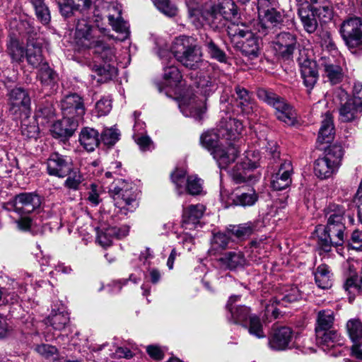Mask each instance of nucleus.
<instances>
[{
	"mask_svg": "<svg viewBox=\"0 0 362 362\" xmlns=\"http://www.w3.org/2000/svg\"><path fill=\"white\" fill-rule=\"evenodd\" d=\"M107 29L100 28L96 23L93 25L90 21L81 18L78 20L76 25L75 38L78 46L87 49H93L95 54L105 64H110L115 59V51L113 47L106 43L104 37L107 36ZM110 65L97 66L95 71L100 76L107 74Z\"/></svg>",
	"mask_w": 362,
	"mask_h": 362,
	"instance_id": "f257e3e1",
	"label": "nucleus"
},
{
	"mask_svg": "<svg viewBox=\"0 0 362 362\" xmlns=\"http://www.w3.org/2000/svg\"><path fill=\"white\" fill-rule=\"evenodd\" d=\"M172 56L185 67L196 70L203 63L201 47L192 36L180 35L176 37L171 47Z\"/></svg>",
	"mask_w": 362,
	"mask_h": 362,
	"instance_id": "f03ea898",
	"label": "nucleus"
},
{
	"mask_svg": "<svg viewBox=\"0 0 362 362\" xmlns=\"http://www.w3.org/2000/svg\"><path fill=\"white\" fill-rule=\"evenodd\" d=\"M344 155L342 146L339 144L329 146L325 154L314 163L315 175L320 179H327L335 173L341 165Z\"/></svg>",
	"mask_w": 362,
	"mask_h": 362,
	"instance_id": "7ed1b4c3",
	"label": "nucleus"
},
{
	"mask_svg": "<svg viewBox=\"0 0 362 362\" xmlns=\"http://www.w3.org/2000/svg\"><path fill=\"white\" fill-rule=\"evenodd\" d=\"M257 95L259 100L275 109V115L279 120L288 125L294 124L296 120L295 110L284 98L266 88H259Z\"/></svg>",
	"mask_w": 362,
	"mask_h": 362,
	"instance_id": "20e7f679",
	"label": "nucleus"
},
{
	"mask_svg": "<svg viewBox=\"0 0 362 362\" xmlns=\"http://www.w3.org/2000/svg\"><path fill=\"white\" fill-rule=\"evenodd\" d=\"M110 192L115 206L119 209V213L127 215L129 212H133L138 207L137 193L132 184L124 181L121 182L120 186L113 184Z\"/></svg>",
	"mask_w": 362,
	"mask_h": 362,
	"instance_id": "39448f33",
	"label": "nucleus"
},
{
	"mask_svg": "<svg viewBox=\"0 0 362 362\" xmlns=\"http://www.w3.org/2000/svg\"><path fill=\"white\" fill-rule=\"evenodd\" d=\"M240 296H232L229 298L226 308L230 313L231 320L235 323H243L250 320L249 332L257 338L264 337L262 325L260 320L257 316H250V310L245 305L234 307L233 305L240 299Z\"/></svg>",
	"mask_w": 362,
	"mask_h": 362,
	"instance_id": "423d86ee",
	"label": "nucleus"
},
{
	"mask_svg": "<svg viewBox=\"0 0 362 362\" xmlns=\"http://www.w3.org/2000/svg\"><path fill=\"white\" fill-rule=\"evenodd\" d=\"M42 204L40 195L35 192H22L4 204V209L13 211L19 216L30 215L37 211Z\"/></svg>",
	"mask_w": 362,
	"mask_h": 362,
	"instance_id": "0eeeda50",
	"label": "nucleus"
},
{
	"mask_svg": "<svg viewBox=\"0 0 362 362\" xmlns=\"http://www.w3.org/2000/svg\"><path fill=\"white\" fill-rule=\"evenodd\" d=\"M188 13L192 23L195 25L204 23L213 30L223 28L228 21L220 12L216 11L214 6L204 11L197 8H189Z\"/></svg>",
	"mask_w": 362,
	"mask_h": 362,
	"instance_id": "6e6552de",
	"label": "nucleus"
},
{
	"mask_svg": "<svg viewBox=\"0 0 362 362\" xmlns=\"http://www.w3.org/2000/svg\"><path fill=\"white\" fill-rule=\"evenodd\" d=\"M327 231L344 237L346 209L343 205L329 204L325 209Z\"/></svg>",
	"mask_w": 362,
	"mask_h": 362,
	"instance_id": "1a4fd4ad",
	"label": "nucleus"
},
{
	"mask_svg": "<svg viewBox=\"0 0 362 362\" xmlns=\"http://www.w3.org/2000/svg\"><path fill=\"white\" fill-rule=\"evenodd\" d=\"M298 43L297 35L293 32H281L273 40V48L275 55L284 60L293 57Z\"/></svg>",
	"mask_w": 362,
	"mask_h": 362,
	"instance_id": "9d476101",
	"label": "nucleus"
},
{
	"mask_svg": "<svg viewBox=\"0 0 362 362\" xmlns=\"http://www.w3.org/2000/svg\"><path fill=\"white\" fill-rule=\"evenodd\" d=\"M45 164L47 174L59 178L66 177L73 170L71 158L59 152L50 153Z\"/></svg>",
	"mask_w": 362,
	"mask_h": 362,
	"instance_id": "9b49d317",
	"label": "nucleus"
},
{
	"mask_svg": "<svg viewBox=\"0 0 362 362\" xmlns=\"http://www.w3.org/2000/svg\"><path fill=\"white\" fill-rule=\"evenodd\" d=\"M8 105L9 112L18 117L23 112H26L30 109V97L28 92L22 87H15L11 89L8 93Z\"/></svg>",
	"mask_w": 362,
	"mask_h": 362,
	"instance_id": "f8f14e48",
	"label": "nucleus"
},
{
	"mask_svg": "<svg viewBox=\"0 0 362 362\" xmlns=\"http://www.w3.org/2000/svg\"><path fill=\"white\" fill-rule=\"evenodd\" d=\"M163 64V83L171 88H176L181 82L182 76L174 65V58L168 49H160L158 52Z\"/></svg>",
	"mask_w": 362,
	"mask_h": 362,
	"instance_id": "ddd939ff",
	"label": "nucleus"
},
{
	"mask_svg": "<svg viewBox=\"0 0 362 362\" xmlns=\"http://www.w3.org/2000/svg\"><path fill=\"white\" fill-rule=\"evenodd\" d=\"M340 32L350 49L362 45V21L360 18L354 17L344 21Z\"/></svg>",
	"mask_w": 362,
	"mask_h": 362,
	"instance_id": "4468645a",
	"label": "nucleus"
},
{
	"mask_svg": "<svg viewBox=\"0 0 362 362\" xmlns=\"http://www.w3.org/2000/svg\"><path fill=\"white\" fill-rule=\"evenodd\" d=\"M338 97L340 100L339 118L344 122H349L355 120L362 112V101L356 99H350L347 93L341 90Z\"/></svg>",
	"mask_w": 362,
	"mask_h": 362,
	"instance_id": "2eb2a0df",
	"label": "nucleus"
},
{
	"mask_svg": "<svg viewBox=\"0 0 362 362\" xmlns=\"http://www.w3.org/2000/svg\"><path fill=\"white\" fill-rule=\"evenodd\" d=\"M324 76L332 84L339 83L344 78V72L339 62L334 55L324 54L318 61Z\"/></svg>",
	"mask_w": 362,
	"mask_h": 362,
	"instance_id": "dca6fc26",
	"label": "nucleus"
},
{
	"mask_svg": "<svg viewBox=\"0 0 362 362\" xmlns=\"http://www.w3.org/2000/svg\"><path fill=\"white\" fill-rule=\"evenodd\" d=\"M61 110L62 115L81 119L86 110L83 100L76 93H72L64 96L61 100Z\"/></svg>",
	"mask_w": 362,
	"mask_h": 362,
	"instance_id": "f3484780",
	"label": "nucleus"
},
{
	"mask_svg": "<svg viewBox=\"0 0 362 362\" xmlns=\"http://www.w3.org/2000/svg\"><path fill=\"white\" fill-rule=\"evenodd\" d=\"M60 14L64 18H69L74 16L76 12H79L83 16L88 13L92 8V0H54Z\"/></svg>",
	"mask_w": 362,
	"mask_h": 362,
	"instance_id": "a211bd4d",
	"label": "nucleus"
},
{
	"mask_svg": "<svg viewBox=\"0 0 362 362\" xmlns=\"http://www.w3.org/2000/svg\"><path fill=\"white\" fill-rule=\"evenodd\" d=\"M344 243V237L327 231L323 228L322 232L318 234L316 250L320 256L325 258L329 255L333 247L341 246Z\"/></svg>",
	"mask_w": 362,
	"mask_h": 362,
	"instance_id": "6ab92c4d",
	"label": "nucleus"
},
{
	"mask_svg": "<svg viewBox=\"0 0 362 362\" xmlns=\"http://www.w3.org/2000/svg\"><path fill=\"white\" fill-rule=\"evenodd\" d=\"M293 167L290 160H284L278 166V170L271 177V187L280 191L286 189L291 184Z\"/></svg>",
	"mask_w": 362,
	"mask_h": 362,
	"instance_id": "aec40b11",
	"label": "nucleus"
},
{
	"mask_svg": "<svg viewBox=\"0 0 362 362\" xmlns=\"http://www.w3.org/2000/svg\"><path fill=\"white\" fill-rule=\"evenodd\" d=\"M239 154L238 148L232 142L226 141V144L212 151L211 155L221 169H226L233 163Z\"/></svg>",
	"mask_w": 362,
	"mask_h": 362,
	"instance_id": "412c9836",
	"label": "nucleus"
},
{
	"mask_svg": "<svg viewBox=\"0 0 362 362\" xmlns=\"http://www.w3.org/2000/svg\"><path fill=\"white\" fill-rule=\"evenodd\" d=\"M277 0H258V6L264 8V18L273 27L281 28L284 25L285 15L284 11L278 10Z\"/></svg>",
	"mask_w": 362,
	"mask_h": 362,
	"instance_id": "4be33fe9",
	"label": "nucleus"
},
{
	"mask_svg": "<svg viewBox=\"0 0 362 362\" xmlns=\"http://www.w3.org/2000/svg\"><path fill=\"white\" fill-rule=\"evenodd\" d=\"M217 128L222 139L231 142L232 141H234L242 134L243 124L235 118L226 117L219 122Z\"/></svg>",
	"mask_w": 362,
	"mask_h": 362,
	"instance_id": "5701e85b",
	"label": "nucleus"
},
{
	"mask_svg": "<svg viewBox=\"0 0 362 362\" xmlns=\"http://www.w3.org/2000/svg\"><path fill=\"white\" fill-rule=\"evenodd\" d=\"M298 64L303 84L308 88V92L310 93L319 78L317 65L315 61L307 58H299Z\"/></svg>",
	"mask_w": 362,
	"mask_h": 362,
	"instance_id": "b1692460",
	"label": "nucleus"
},
{
	"mask_svg": "<svg viewBox=\"0 0 362 362\" xmlns=\"http://www.w3.org/2000/svg\"><path fill=\"white\" fill-rule=\"evenodd\" d=\"M292 329L288 327H281L274 332L269 344L272 349L284 351L292 347Z\"/></svg>",
	"mask_w": 362,
	"mask_h": 362,
	"instance_id": "393cba45",
	"label": "nucleus"
},
{
	"mask_svg": "<svg viewBox=\"0 0 362 362\" xmlns=\"http://www.w3.org/2000/svg\"><path fill=\"white\" fill-rule=\"evenodd\" d=\"M80 119L63 115L62 119L54 123L52 132L56 138L67 139L71 137L78 126Z\"/></svg>",
	"mask_w": 362,
	"mask_h": 362,
	"instance_id": "a878e982",
	"label": "nucleus"
},
{
	"mask_svg": "<svg viewBox=\"0 0 362 362\" xmlns=\"http://www.w3.org/2000/svg\"><path fill=\"white\" fill-rule=\"evenodd\" d=\"M298 15L304 30L310 34L314 33L318 27V23L316 14L308 1L299 5Z\"/></svg>",
	"mask_w": 362,
	"mask_h": 362,
	"instance_id": "bb28decb",
	"label": "nucleus"
},
{
	"mask_svg": "<svg viewBox=\"0 0 362 362\" xmlns=\"http://www.w3.org/2000/svg\"><path fill=\"white\" fill-rule=\"evenodd\" d=\"M25 57L28 64L33 68H39L44 63H47L42 55L41 42L33 37L28 40Z\"/></svg>",
	"mask_w": 362,
	"mask_h": 362,
	"instance_id": "cd10ccee",
	"label": "nucleus"
},
{
	"mask_svg": "<svg viewBox=\"0 0 362 362\" xmlns=\"http://www.w3.org/2000/svg\"><path fill=\"white\" fill-rule=\"evenodd\" d=\"M201 42L210 58L221 63L227 62V55L221 47L218 40L212 38L207 34L201 35Z\"/></svg>",
	"mask_w": 362,
	"mask_h": 362,
	"instance_id": "c85d7f7f",
	"label": "nucleus"
},
{
	"mask_svg": "<svg viewBox=\"0 0 362 362\" xmlns=\"http://www.w3.org/2000/svg\"><path fill=\"white\" fill-rule=\"evenodd\" d=\"M128 232L129 229L127 227L110 226L101 228L97 232V241L103 247H109L112 245L113 238H121L126 236Z\"/></svg>",
	"mask_w": 362,
	"mask_h": 362,
	"instance_id": "c756f323",
	"label": "nucleus"
},
{
	"mask_svg": "<svg viewBox=\"0 0 362 362\" xmlns=\"http://www.w3.org/2000/svg\"><path fill=\"white\" fill-rule=\"evenodd\" d=\"M250 156V154L248 153L247 158H249ZM248 160L247 163L243 162L237 163L231 170V177L236 183L245 182L251 180L252 175L250 173V170L257 168L259 165L257 160Z\"/></svg>",
	"mask_w": 362,
	"mask_h": 362,
	"instance_id": "7c9ffc66",
	"label": "nucleus"
},
{
	"mask_svg": "<svg viewBox=\"0 0 362 362\" xmlns=\"http://www.w3.org/2000/svg\"><path fill=\"white\" fill-rule=\"evenodd\" d=\"M259 196L254 188L248 186L240 187L233 198V202L236 206L243 207L252 206L258 201Z\"/></svg>",
	"mask_w": 362,
	"mask_h": 362,
	"instance_id": "2f4dec72",
	"label": "nucleus"
},
{
	"mask_svg": "<svg viewBox=\"0 0 362 362\" xmlns=\"http://www.w3.org/2000/svg\"><path fill=\"white\" fill-rule=\"evenodd\" d=\"M316 337L317 342L322 346L323 349L341 347L344 343V338L334 328L322 332L320 331V333L316 334Z\"/></svg>",
	"mask_w": 362,
	"mask_h": 362,
	"instance_id": "473e14b6",
	"label": "nucleus"
},
{
	"mask_svg": "<svg viewBox=\"0 0 362 362\" xmlns=\"http://www.w3.org/2000/svg\"><path fill=\"white\" fill-rule=\"evenodd\" d=\"M218 262L222 269L235 270L243 267L246 259L242 252L232 251L225 253L218 259Z\"/></svg>",
	"mask_w": 362,
	"mask_h": 362,
	"instance_id": "72a5a7b5",
	"label": "nucleus"
},
{
	"mask_svg": "<svg viewBox=\"0 0 362 362\" xmlns=\"http://www.w3.org/2000/svg\"><path fill=\"white\" fill-rule=\"evenodd\" d=\"M204 210L205 207L202 204H192L184 209L182 213V226L186 229H192L199 223Z\"/></svg>",
	"mask_w": 362,
	"mask_h": 362,
	"instance_id": "f704fd0d",
	"label": "nucleus"
},
{
	"mask_svg": "<svg viewBox=\"0 0 362 362\" xmlns=\"http://www.w3.org/2000/svg\"><path fill=\"white\" fill-rule=\"evenodd\" d=\"M235 92L238 100V105L241 108L242 112L246 115L253 113L256 110L255 101L252 99L251 93L245 88L240 86L235 87Z\"/></svg>",
	"mask_w": 362,
	"mask_h": 362,
	"instance_id": "c9c22d12",
	"label": "nucleus"
},
{
	"mask_svg": "<svg viewBox=\"0 0 362 362\" xmlns=\"http://www.w3.org/2000/svg\"><path fill=\"white\" fill-rule=\"evenodd\" d=\"M180 109L182 114L186 117H192L197 120H201L205 112L202 101H198L192 98L189 102L185 100L180 104Z\"/></svg>",
	"mask_w": 362,
	"mask_h": 362,
	"instance_id": "e433bc0d",
	"label": "nucleus"
},
{
	"mask_svg": "<svg viewBox=\"0 0 362 362\" xmlns=\"http://www.w3.org/2000/svg\"><path fill=\"white\" fill-rule=\"evenodd\" d=\"M79 141L87 151H93L100 144L99 133L93 128L85 127L81 132Z\"/></svg>",
	"mask_w": 362,
	"mask_h": 362,
	"instance_id": "4c0bfd02",
	"label": "nucleus"
},
{
	"mask_svg": "<svg viewBox=\"0 0 362 362\" xmlns=\"http://www.w3.org/2000/svg\"><path fill=\"white\" fill-rule=\"evenodd\" d=\"M242 41L240 51L243 54L251 59L257 57L260 51L261 40L251 32V36H246Z\"/></svg>",
	"mask_w": 362,
	"mask_h": 362,
	"instance_id": "58836bf2",
	"label": "nucleus"
},
{
	"mask_svg": "<svg viewBox=\"0 0 362 362\" xmlns=\"http://www.w3.org/2000/svg\"><path fill=\"white\" fill-rule=\"evenodd\" d=\"M334 313L332 310H322L317 313L315 325V334L329 331L334 327Z\"/></svg>",
	"mask_w": 362,
	"mask_h": 362,
	"instance_id": "ea45409f",
	"label": "nucleus"
},
{
	"mask_svg": "<svg viewBox=\"0 0 362 362\" xmlns=\"http://www.w3.org/2000/svg\"><path fill=\"white\" fill-rule=\"evenodd\" d=\"M334 136V127L333 117L329 112H327L323 117L322 124L319 130L317 140L321 143H329Z\"/></svg>",
	"mask_w": 362,
	"mask_h": 362,
	"instance_id": "a19ab883",
	"label": "nucleus"
},
{
	"mask_svg": "<svg viewBox=\"0 0 362 362\" xmlns=\"http://www.w3.org/2000/svg\"><path fill=\"white\" fill-rule=\"evenodd\" d=\"M317 286L322 289H328L332 286V273L328 265H319L314 273Z\"/></svg>",
	"mask_w": 362,
	"mask_h": 362,
	"instance_id": "79ce46f5",
	"label": "nucleus"
},
{
	"mask_svg": "<svg viewBox=\"0 0 362 362\" xmlns=\"http://www.w3.org/2000/svg\"><path fill=\"white\" fill-rule=\"evenodd\" d=\"M220 139H223L222 136L219 135L218 128L216 127V130L209 131L202 134L200 142L202 145L211 151V153L212 151L223 144Z\"/></svg>",
	"mask_w": 362,
	"mask_h": 362,
	"instance_id": "37998d69",
	"label": "nucleus"
},
{
	"mask_svg": "<svg viewBox=\"0 0 362 362\" xmlns=\"http://www.w3.org/2000/svg\"><path fill=\"white\" fill-rule=\"evenodd\" d=\"M216 11L220 12L228 21H232L238 14V8L233 0H218L214 5Z\"/></svg>",
	"mask_w": 362,
	"mask_h": 362,
	"instance_id": "c03bdc74",
	"label": "nucleus"
},
{
	"mask_svg": "<svg viewBox=\"0 0 362 362\" xmlns=\"http://www.w3.org/2000/svg\"><path fill=\"white\" fill-rule=\"evenodd\" d=\"M347 334L354 344L360 343L362 339V322L357 319H351L346 323Z\"/></svg>",
	"mask_w": 362,
	"mask_h": 362,
	"instance_id": "a18cd8bd",
	"label": "nucleus"
},
{
	"mask_svg": "<svg viewBox=\"0 0 362 362\" xmlns=\"http://www.w3.org/2000/svg\"><path fill=\"white\" fill-rule=\"evenodd\" d=\"M39 68L37 78L43 86H52L56 83L57 74L49 67L48 63H44Z\"/></svg>",
	"mask_w": 362,
	"mask_h": 362,
	"instance_id": "49530a36",
	"label": "nucleus"
},
{
	"mask_svg": "<svg viewBox=\"0 0 362 362\" xmlns=\"http://www.w3.org/2000/svg\"><path fill=\"white\" fill-rule=\"evenodd\" d=\"M69 322V316L66 312H59L52 314L47 318V324L50 325L56 330H62Z\"/></svg>",
	"mask_w": 362,
	"mask_h": 362,
	"instance_id": "de8ad7c7",
	"label": "nucleus"
},
{
	"mask_svg": "<svg viewBox=\"0 0 362 362\" xmlns=\"http://www.w3.org/2000/svg\"><path fill=\"white\" fill-rule=\"evenodd\" d=\"M153 1L156 8L165 16L173 17L177 15L178 9L173 0H153Z\"/></svg>",
	"mask_w": 362,
	"mask_h": 362,
	"instance_id": "09e8293b",
	"label": "nucleus"
},
{
	"mask_svg": "<svg viewBox=\"0 0 362 362\" xmlns=\"http://www.w3.org/2000/svg\"><path fill=\"white\" fill-rule=\"evenodd\" d=\"M8 52L13 61L22 62L25 57V51L20 42L16 39H11L8 44Z\"/></svg>",
	"mask_w": 362,
	"mask_h": 362,
	"instance_id": "8fccbe9b",
	"label": "nucleus"
},
{
	"mask_svg": "<svg viewBox=\"0 0 362 362\" xmlns=\"http://www.w3.org/2000/svg\"><path fill=\"white\" fill-rule=\"evenodd\" d=\"M281 302V304L286 306V303L298 300L300 298V293L296 286L286 287L284 292L276 296Z\"/></svg>",
	"mask_w": 362,
	"mask_h": 362,
	"instance_id": "3c124183",
	"label": "nucleus"
},
{
	"mask_svg": "<svg viewBox=\"0 0 362 362\" xmlns=\"http://www.w3.org/2000/svg\"><path fill=\"white\" fill-rule=\"evenodd\" d=\"M311 8L320 21L326 23L332 19L333 10L330 1L325 2L322 5H317V6H311Z\"/></svg>",
	"mask_w": 362,
	"mask_h": 362,
	"instance_id": "603ef678",
	"label": "nucleus"
},
{
	"mask_svg": "<svg viewBox=\"0 0 362 362\" xmlns=\"http://www.w3.org/2000/svg\"><path fill=\"white\" fill-rule=\"evenodd\" d=\"M108 18L109 23L112 25L113 30L121 33H128V25L121 18V12L117 11V15L115 17L112 14L105 15Z\"/></svg>",
	"mask_w": 362,
	"mask_h": 362,
	"instance_id": "864d4df0",
	"label": "nucleus"
},
{
	"mask_svg": "<svg viewBox=\"0 0 362 362\" xmlns=\"http://www.w3.org/2000/svg\"><path fill=\"white\" fill-rule=\"evenodd\" d=\"M321 46L327 50V52H325L322 55L324 54H329L330 55H334V57L339 56L338 50L333 39L331 37L330 33L325 31L322 33Z\"/></svg>",
	"mask_w": 362,
	"mask_h": 362,
	"instance_id": "5fc2aeb1",
	"label": "nucleus"
},
{
	"mask_svg": "<svg viewBox=\"0 0 362 362\" xmlns=\"http://www.w3.org/2000/svg\"><path fill=\"white\" fill-rule=\"evenodd\" d=\"M257 230V224L255 223L248 222L234 227L232 232L236 237L244 238L250 235Z\"/></svg>",
	"mask_w": 362,
	"mask_h": 362,
	"instance_id": "6e6d98bb",
	"label": "nucleus"
},
{
	"mask_svg": "<svg viewBox=\"0 0 362 362\" xmlns=\"http://www.w3.org/2000/svg\"><path fill=\"white\" fill-rule=\"evenodd\" d=\"M230 242L228 235L223 233H217L214 235L211 240V250L218 252L225 250Z\"/></svg>",
	"mask_w": 362,
	"mask_h": 362,
	"instance_id": "4d7b16f0",
	"label": "nucleus"
},
{
	"mask_svg": "<svg viewBox=\"0 0 362 362\" xmlns=\"http://www.w3.org/2000/svg\"><path fill=\"white\" fill-rule=\"evenodd\" d=\"M196 83L197 88L204 95H209L216 88V85L211 81L209 76H201Z\"/></svg>",
	"mask_w": 362,
	"mask_h": 362,
	"instance_id": "13d9d810",
	"label": "nucleus"
},
{
	"mask_svg": "<svg viewBox=\"0 0 362 362\" xmlns=\"http://www.w3.org/2000/svg\"><path fill=\"white\" fill-rule=\"evenodd\" d=\"M186 189L189 194H199L202 189V181L197 175H190L187 178Z\"/></svg>",
	"mask_w": 362,
	"mask_h": 362,
	"instance_id": "bf43d9fd",
	"label": "nucleus"
},
{
	"mask_svg": "<svg viewBox=\"0 0 362 362\" xmlns=\"http://www.w3.org/2000/svg\"><path fill=\"white\" fill-rule=\"evenodd\" d=\"M228 34L232 37L244 38L246 36H251V31L244 24L240 25L232 23L228 26Z\"/></svg>",
	"mask_w": 362,
	"mask_h": 362,
	"instance_id": "052dcab7",
	"label": "nucleus"
},
{
	"mask_svg": "<svg viewBox=\"0 0 362 362\" xmlns=\"http://www.w3.org/2000/svg\"><path fill=\"white\" fill-rule=\"evenodd\" d=\"M35 351L45 358H49L57 356L58 350L52 345L40 344L35 346Z\"/></svg>",
	"mask_w": 362,
	"mask_h": 362,
	"instance_id": "680f3d73",
	"label": "nucleus"
},
{
	"mask_svg": "<svg viewBox=\"0 0 362 362\" xmlns=\"http://www.w3.org/2000/svg\"><path fill=\"white\" fill-rule=\"evenodd\" d=\"M64 182V186L70 189L77 190L82 182V176L79 172L71 171Z\"/></svg>",
	"mask_w": 362,
	"mask_h": 362,
	"instance_id": "e2e57ef3",
	"label": "nucleus"
},
{
	"mask_svg": "<svg viewBox=\"0 0 362 362\" xmlns=\"http://www.w3.org/2000/svg\"><path fill=\"white\" fill-rule=\"evenodd\" d=\"M119 140V134L115 129H106L101 134V141L109 146H113Z\"/></svg>",
	"mask_w": 362,
	"mask_h": 362,
	"instance_id": "0e129e2a",
	"label": "nucleus"
},
{
	"mask_svg": "<svg viewBox=\"0 0 362 362\" xmlns=\"http://www.w3.org/2000/svg\"><path fill=\"white\" fill-rule=\"evenodd\" d=\"M111 110V100L108 98H103L95 104V111L98 117L107 115Z\"/></svg>",
	"mask_w": 362,
	"mask_h": 362,
	"instance_id": "69168bd1",
	"label": "nucleus"
},
{
	"mask_svg": "<svg viewBox=\"0 0 362 362\" xmlns=\"http://www.w3.org/2000/svg\"><path fill=\"white\" fill-rule=\"evenodd\" d=\"M37 18L42 23L47 25L51 19L50 12L48 7L43 4L34 8Z\"/></svg>",
	"mask_w": 362,
	"mask_h": 362,
	"instance_id": "338daca9",
	"label": "nucleus"
},
{
	"mask_svg": "<svg viewBox=\"0 0 362 362\" xmlns=\"http://www.w3.org/2000/svg\"><path fill=\"white\" fill-rule=\"evenodd\" d=\"M281 303V302L276 296L271 298L269 304L265 307V315L267 318L272 317L274 319H276L279 317V312L275 306Z\"/></svg>",
	"mask_w": 362,
	"mask_h": 362,
	"instance_id": "774afa93",
	"label": "nucleus"
}]
</instances>
